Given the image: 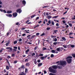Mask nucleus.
<instances>
[{
  "label": "nucleus",
  "mask_w": 75,
  "mask_h": 75,
  "mask_svg": "<svg viewBox=\"0 0 75 75\" xmlns=\"http://www.w3.org/2000/svg\"><path fill=\"white\" fill-rule=\"evenodd\" d=\"M62 39L63 40H64V41H66V40H67V39H66V38H64V37H62Z\"/></svg>",
  "instance_id": "412c9836"
},
{
  "label": "nucleus",
  "mask_w": 75,
  "mask_h": 75,
  "mask_svg": "<svg viewBox=\"0 0 75 75\" xmlns=\"http://www.w3.org/2000/svg\"><path fill=\"white\" fill-rule=\"evenodd\" d=\"M54 40V41H55V42H56V41H57V39L56 38H55Z\"/></svg>",
  "instance_id": "a18cd8bd"
},
{
  "label": "nucleus",
  "mask_w": 75,
  "mask_h": 75,
  "mask_svg": "<svg viewBox=\"0 0 75 75\" xmlns=\"http://www.w3.org/2000/svg\"><path fill=\"white\" fill-rule=\"evenodd\" d=\"M19 75H26V74H25L24 72H22V73L21 74H20Z\"/></svg>",
  "instance_id": "dca6fc26"
},
{
  "label": "nucleus",
  "mask_w": 75,
  "mask_h": 75,
  "mask_svg": "<svg viewBox=\"0 0 75 75\" xmlns=\"http://www.w3.org/2000/svg\"><path fill=\"white\" fill-rule=\"evenodd\" d=\"M6 16H7L8 17H12V15L11 14H6Z\"/></svg>",
  "instance_id": "ddd939ff"
},
{
  "label": "nucleus",
  "mask_w": 75,
  "mask_h": 75,
  "mask_svg": "<svg viewBox=\"0 0 75 75\" xmlns=\"http://www.w3.org/2000/svg\"><path fill=\"white\" fill-rule=\"evenodd\" d=\"M69 58H72V57L71 56H68L66 58V59H68Z\"/></svg>",
  "instance_id": "bb28decb"
},
{
  "label": "nucleus",
  "mask_w": 75,
  "mask_h": 75,
  "mask_svg": "<svg viewBox=\"0 0 75 75\" xmlns=\"http://www.w3.org/2000/svg\"><path fill=\"white\" fill-rule=\"evenodd\" d=\"M13 48H15V49H16V50L17 49V47H14Z\"/></svg>",
  "instance_id": "680f3d73"
},
{
  "label": "nucleus",
  "mask_w": 75,
  "mask_h": 75,
  "mask_svg": "<svg viewBox=\"0 0 75 75\" xmlns=\"http://www.w3.org/2000/svg\"><path fill=\"white\" fill-rule=\"evenodd\" d=\"M25 43L26 44H28V43H29V42H28L27 41H25Z\"/></svg>",
  "instance_id": "79ce46f5"
},
{
  "label": "nucleus",
  "mask_w": 75,
  "mask_h": 75,
  "mask_svg": "<svg viewBox=\"0 0 75 75\" xmlns=\"http://www.w3.org/2000/svg\"><path fill=\"white\" fill-rule=\"evenodd\" d=\"M17 61H15L14 62V64H16V63H17Z\"/></svg>",
  "instance_id": "4d7b16f0"
},
{
  "label": "nucleus",
  "mask_w": 75,
  "mask_h": 75,
  "mask_svg": "<svg viewBox=\"0 0 75 75\" xmlns=\"http://www.w3.org/2000/svg\"><path fill=\"white\" fill-rule=\"evenodd\" d=\"M47 55H46L45 57H40V58H41V60H43V59H44V58H47Z\"/></svg>",
  "instance_id": "0eeeda50"
},
{
  "label": "nucleus",
  "mask_w": 75,
  "mask_h": 75,
  "mask_svg": "<svg viewBox=\"0 0 75 75\" xmlns=\"http://www.w3.org/2000/svg\"><path fill=\"white\" fill-rule=\"evenodd\" d=\"M15 56V54H11V57H14Z\"/></svg>",
  "instance_id": "72a5a7b5"
},
{
  "label": "nucleus",
  "mask_w": 75,
  "mask_h": 75,
  "mask_svg": "<svg viewBox=\"0 0 75 75\" xmlns=\"http://www.w3.org/2000/svg\"><path fill=\"white\" fill-rule=\"evenodd\" d=\"M31 36V35H29L27 36V37L28 39H29V40H31V37L30 36Z\"/></svg>",
  "instance_id": "f8f14e48"
},
{
  "label": "nucleus",
  "mask_w": 75,
  "mask_h": 75,
  "mask_svg": "<svg viewBox=\"0 0 75 75\" xmlns=\"http://www.w3.org/2000/svg\"><path fill=\"white\" fill-rule=\"evenodd\" d=\"M22 41V39H19L18 40V41L19 42H21V41Z\"/></svg>",
  "instance_id": "37998d69"
},
{
  "label": "nucleus",
  "mask_w": 75,
  "mask_h": 75,
  "mask_svg": "<svg viewBox=\"0 0 75 75\" xmlns=\"http://www.w3.org/2000/svg\"><path fill=\"white\" fill-rule=\"evenodd\" d=\"M6 69H7L8 70V69H9V68H10L9 67H8V66H6Z\"/></svg>",
  "instance_id": "c756f323"
},
{
  "label": "nucleus",
  "mask_w": 75,
  "mask_h": 75,
  "mask_svg": "<svg viewBox=\"0 0 75 75\" xmlns=\"http://www.w3.org/2000/svg\"><path fill=\"white\" fill-rule=\"evenodd\" d=\"M17 15H18L17 13L16 12H14L12 14L13 17H14V18L16 17L17 16Z\"/></svg>",
  "instance_id": "423d86ee"
},
{
  "label": "nucleus",
  "mask_w": 75,
  "mask_h": 75,
  "mask_svg": "<svg viewBox=\"0 0 75 75\" xmlns=\"http://www.w3.org/2000/svg\"><path fill=\"white\" fill-rule=\"evenodd\" d=\"M47 30H50V28L47 27Z\"/></svg>",
  "instance_id": "6e6d98bb"
},
{
  "label": "nucleus",
  "mask_w": 75,
  "mask_h": 75,
  "mask_svg": "<svg viewBox=\"0 0 75 75\" xmlns=\"http://www.w3.org/2000/svg\"><path fill=\"white\" fill-rule=\"evenodd\" d=\"M34 62L35 63V64H37V61H36V60H35V61H34Z\"/></svg>",
  "instance_id": "bf43d9fd"
},
{
  "label": "nucleus",
  "mask_w": 75,
  "mask_h": 75,
  "mask_svg": "<svg viewBox=\"0 0 75 75\" xmlns=\"http://www.w3.org/2000/svg\"><path fill=\"white\" fill-rule=\"evenodd\" d=\"M43 35H45V33H43L42 34L40 35V36H43Z\"/></svg>",
  "instance_id": "58836bf2"
},
{
  "label": "nucleus",
  "mask_w": 75,
  "mask_h": 75,
  "mask_svg": "<svg viewBox=\"0 0 75 75\" xmlns=\"http://www.w3.org/2000/svg\"><path fill=\"white\" fill-rule=\"evenodd\" d=\"M54 37H56V36H54L53 35H52L51 36V38H54Z\"/></svg>",
  "instance_id": "603ef678"
},
{
  "label": "nucleus",
  "mask_w": 75,
  "mask_h": 75,
  "mask_svg": "<svg viewBox=\"0 0 75 75\" xmlns=\"http://www.w3.org/2000/svg\"><path fill=\"white\" fill-rule=\"evenodd\" d=\"M50 57H51V58H53V57H54V54H52L51 55Z\"/></svg>",
  "instance_id": "c85d7f7f"
},
{
  "label": "nucleus",
  "mask_w": 75,
  "mask_h": 75,
  "mask_svg": "<svg viewBox=\"0 0 75 75\" xmlns=\"http://www.w3.org/2000/svg\"><path fill=\"white\" fill-rule=\"evenodd\" d=\"M72 57H74V58H75V54L72 55Z\"/></svg>",
  "instance_id": "e2e57ef3"
},
{
  "label": "nucleus",
  "mask_w": 75,
  "mask_h": 75,
  "mask_svg": "<svg viewBox=\"0 0 75 75\" xmlns=\"http://www.w3.org/2000/svg\"><path fill=\"white\" fill-rule=\"evenodd\" d=\"M39 18V17H37L36 18V20H37Z\"/></svg>",
  "instance_id": "338daca9"
},
{
  "label": "nucleus",
  "mask_w": 75,
  "mask_h": 75,
  "mask_svg": "<svg viewBox=\"0 0 75 75\" xmlns=\"http://www.w3.org/2000/svg\"><path fill=\"white\" fill-rule=\"evenodd\" d=\"M69 25L70 27H72V25L71 23H69Z\"/></svg>",
  "instance_id": "ea45409f"
},
{
  "label": "nucleus",
  "mask_w": 75,
  "mask_h": 75,
  "mask_svg": "<svg viewBox=\"0 0 75 75\" xmlns=\"http://www.w3.org/2000/svg\"><path fill=\"white\" fill-rule=\"evenodd\" d=\"M56 26H59V24L58 23H57L56 24Z\"/></svg>",
  "instance_id": "052dcab7"
},
{
  "label": "nucleus",
  "mask_w": 75,
  "mask_h": 75,
  "mask_svg": "<svg viewBox=\"0 0 75 75\" xmlns=\"http://www.w3.org/2000/svg\"><path fill=\"white\" fill-rule=\"evenodd\" d=\"M47 18H48V19H50V18H51L52 17L51 16L49 15L47 16Z\"/></svg>",
  "instance_id": "b1692460"
},
{
  "label": "nucleus",
  "mask_w": 75,
  "mask_h": 75,
  "mask_svg": "<svg viewBox=\"0 0 75 75\" xmlns=\"http://www.w3.org/2000/svg\"><path fill=\"white\" fill-rule=\"evenodd\" d=\"M16 12L18 13L19 14H20V13L22 12V10H21V9L20 8H19L16 10Z\"/></svg>",
  "instance_id": "39448f33"
},
{
  "label": "nucleus",
  "mask_w": 75,
  "mask_h": 75,
  "mask_svg": "<svg viewBox=\"0 0 75 75\" xmlns=\"http://www.w3.org/2000/svg\"><path fill=\"white\" fill-rule=\"evenodd\" d=\"M49 70L50 72H52V73H53V74H55V73H56V72H57V70H54L51 67L49 68Z\"/></svg>",
  "instance_id": "f03ea898"
},
{
  "label": "nucleus",
  "mask_w": 75,
  "mask_h": 75,
  "mask_svg": "<svg viewBox=\"0 0 75 75\" xmlns=\"http://www.w3.org/2000/svg\"><path fill=\"white\" fill-rule=\"evenodd\" d=\"M12 13V11H8L6 12V13H7V14H10V13Z\"/></svg>",
  "instance_id": "2eb2a0df"
},
{
  "label": "nucleus",
  "mask_w": 75,
  "mask_h": 75,
  "mask_svg": "<svg viewBox=\"0 0 75 75\" xmlns=\"http://www.w3.org/2000/svg\"><path fill=\"white\" fill-rule=\"evenodd\" d=\"M35 37V35H33L31 37L30 40H32V39H33V38H34Z\"/></svg>",
  "instance_id": "4be33fe9"
},
{
  "label": "nucleus",
  "mask_w": 75,
  "mask_h": 75,
  "mask_svg": "<svg viewBox=\"0 0 75 75\" xmlns=\"http://www.w3.org/2000/svg\"><path fill=\"white\" fill-rule=\"evenodd\" d=\"M74 17L73 18H72V20H75V16H74Z\"/></svg>",
  "instance_id": "3c124183"
},
{
  "label": "nucleus",
  "mask_w": 75,
  "mask_h": 75,
  "mask_svg": "<svg viewBox=\"0 0 75 75\" xmlns=\"http://www.w3.org/2000/svg\"><path fill=\"white\" fill-rule=\"evenodd\" d=\"M28 58H27V59H26L25 60V62H28Z\"/></svg>",
  "instance_id": "f704fd0d"
},
{
  "label": "nucleus",
  "mask_w": 75,
  "mask_h": 75,
  "mask_svg": "<svg viewBox=\"0 0 75 75\" xmlns=\"http://www.w3.org/2000/svg\"><path fill=\"white\" fill-rule=\"evenodd\" d=\"M56 64H57V66H58V65H59V66H61V64H60V61H58V62H56Z\"/></svg>",
  "instance_id": "4468645a"
},
{
  "label": "nucleus",
  "mask_w": 75,
  "mask_h": 75,
  "mask_svg": "<svg viewBox=\"0 0 75 75\" xmlns=\"http://www.w3.org/2000/svg\"><path fill=\"white\" fill-rule=\"evenodd\" d=\"M50 7V6H43L42 7V8H46L47 7Z\"/></svg>",
  "instance_id": "a878e982"
},
{
  "label": "nucleus",
  "mask_w": 75,
  "mask_h": 75,
  "mask_svg": "<svg viewBox=\"0 0 75 75\" xmlns=\"http://www.w3.org/2000/svg\"><path fill=\"white\" fill-rule=\"evenodd\" d=\"M43 49V51H44V50H47V48H44V47H43L42 48Z\"/></svg>",
  "instance_id": "a19ab883"
},
{
  "label": "nucleus",
  "mask_w": 75,
  "mask_h": 75,
  "mask_svg": "<svg viewBox=\"0 0 75 75\" xmlns=\"http://www.w3.org/2000/svg\"><path fill=\"white\" fill-rule=\"evenodd\" d=\"M71 47H72V48H74L75 47V45H71Z\"/></svg>",
  "instance_id": "c9c22d12"
},
{
  "label": "nucleus",
  "mask_w": 75,
  "mask_h": 75,
  "mask_svg": "<svg viewBox=\"0 0 75 75\" xmlns=\"http://www.w3.org/2000/svg\"><path fill=\"white\" fill-rule=\"evenodd\" d=\"M17 41H14V44H17Z\"/></svg>",
  "instance_id": "e433bc0d"
},
{
  "label": "nucleus",
  "mask_w": 75,
  "mask_h": 75,
  "mask_svg": "<svg viewBox=\"0 0 75 75\" xmlns=\"http://www.w3.org/2000/svg\"><path fill=\"white\" fill-rule=\"evenodd\" d=\"M36 35H40V33H37L36 34Z\"/></svg>",
  "instance_id": "13d9d810"
},
{
  "label": "nucleus",
  "mask_w": 75,
  "mask_h": 75,
  "mask_svg": "<svg viewBox=\"0 0 75 75\" xmlns=\"http://www.w3.org/2000/svg\"><path fill=\"white\" fill-rule=\"evenodd\" d=\"M39 26V25H36L35 27H34L35 28H37V27H38Z\"/></svg>",
  "instance_id": "8fccbe9b"
},
{
  "label": "nucleus",
  "mask_w": 75,
  "mask_h": 75,
  "mask_svg": "<svg viewBox=\"0 0 75 75\" xmlns=\"http://www.w3.org/2000/svg\"><path fill=\"white\" fill-rule=\"evenodd\" d=\"M7 58H11V57L10 56H8L7 57Z\"/></svg>",
  "instance_id": "864d4df0"
},
{
  "label": "nucleus",
  "mask_w": 75,
  "mask_h": 75,
  "mask_svg": "<svg viewBox=\"0 0 75 75\" xmlns=\"http://www.w3.org/2000/svg\"><path fill=\"white\" fill-rule=\"evenodd\" d=\"M9 44H10V42H8L6 43V45L7 47L9 45Z\"/></svg>",
  "instance_id": "393cba45"
},
{
  "label": "nucleus",
  "mask_w": 75,
  "mask_h": 75,
  "mask_svg": "<svg viewBox=\"0 0 75 75\" xmlns=\"http://www.w3.org/2000/svg\"><path fill=\"white\" fill-rule=\"evenodd\" d=\"M42 65V63H39L38 65V67H41Z\"/></svg>",
  "instance_id": "f3484780"
},
{
  "label": "nucleus",
  "mask_w": 75,
  "mask_h": 75,
  "mask_svg": "<svg viewBox=\"0 0 75 75\" xmlns=\"http://www.w3.org/2000/svg\"><path fill=\"white\" fill-rule=\"evenodd\" d=\"M51 23H52V25H54V22L53 21H52L51 22Z\"/></svg>",
  "instance_id": "2f4dec72"
},
{
  "label": "nucleus",
  "mask_w": 75,
  "mask_h": 75,
  "mask_svg": "<svg viewBox=\"0 0 75 75\" xmlns=\"http://www.w3.org/2000/svg\"><path fill=\"white\" fill-rule=\"evenodd\" d=\"M27 71H28V69H27L25 68V73H27Z\"/></svg>",
  "instance_id": "473e14b6"
},
{
  "label": "nucleus",
  "mask_w": 75,
  "mask_h": 75,
  "mask_svg": "<svg viewBox=\"0 0 75 75\" xmlns=\"http://www.w3.org/2000/svg\"><path fill=\"white\" fill-rule=\"evenodd\" d=\"M48 23H49V24H51V21H48Z\"/></svg>",
  "instance_id": "774afa93"
},
{
  "label": "nucleus",
  "mask_w": 75,
  "mask_h": 75,
  "mask_svg": "<svg viewBox=\"0 0 75 75\" xmlns=\"http://www.w3.org/2000/svg\"><path fill=\"white\" fill-rule=\"evenodd\" d=\"M55 50H52V53H55Z\"/></svg>",
  "instance_id": "7c9ffc66"
},
{
  "label": "nucleus",
  "mask_w": 75,
  "mask_h": 75,
  "mask_svg": "<svg viewBox=\"0 0 75 75\" xmlns=\"http://www.w3.org/2000/svg\"><path fill=\"white\" fill-rule=\"evenodd\" d=\"M22 4H23V6H25V4H26V2L25 0H23L22 1Z\"/></svg>",
  "instance_id": "6e6552de"
},
{
  "label": "nucleus",
  "mask_w": 75,
  "mask_h": 75,
  "mask_svg": "<svg viewBox=\"0 0 75 75\" xmlns=\"http://www.w3.org/2000/svg\"><path fill=\"white\" fill-rule=\"evenodd\" d=\"M35 55V53H33L32 54V56H33L34 55Z\"/></svg>",
  "instance_id": "49530a36"
},
{
  "label": "nucleus",
  "mask_w": 75,
  "mask_h": 75,
  "mask_svg": "<svg viewBox=\"0 0 75 75\" xmlns=\"http://www.w3.org/2000/svg\"><path fill=\"white\" fill-rule=\"evenodd\" d=\"M59 65H60V66H62L64 67V65H67V62L66 61H60V63Z\"/></svg>",
  "instance_id": "7ed1b4c3"
},
{
  "label": "nucleus",
  "mask_w": 75,
  "mask_h": 75,
  "mask_svg": "<svg viewBox=\"0 0 75 75\" xmlns=\"http://www.w3.org/2000/svg\"><path fill=\"white\" fill-rule=\"evenodd\" d=\"M63 47H64V48H67V46L65 45H63Z\"/></svg>",
  "instance_id": "69168bd1"
},
{
  "label": "nucleus",
  "mask_w": 75,
  "mask_h": 75,
  "mask_svg": "<svg viewBox=\"0 0 75 75\" xmlns=\"http://www.w3.org/2000/svg\"><path fill=\"white\" fill-rule=\"evenodd\" d=\"M60 49H61V48L60 47H59L58 48H57V51H59V52H60Z\"/></svg>",
  "instance_id": "aec40b11"
},
{
  "label": "nucleus",
  "mask_w": 75,
  "mask_h": 75,
  "mask_svg": "<svg viewBox=\"0 0 75 75\" xmlns=\"http://www.w3.org/2000/svg\"><path fill=\"white\" fill-rule=\"evenodd\" d=\"M53 44L54 45H57V42H54L53 43Z\"/></svg>",
  "instance_id": "09e8293b"
},
{
  "label": "nucleus",
  "mask_w": 75,
  "mask_h": 75,
  "mask_svg": "<svg viewBox=\"0 0 75 75\" xmlns=\"http://www.w3.org/2000/svg\"><path fill=\"white\" fill-rule=\"evenodd\" d=\"M25 27H23L21 29V30H25Z\"/></svg>",
  "instance_id": "c03bdc74"
},
{
  "label": "nucleus",
  "mask_w": 75,
  "mask_h": 75,
  "mask_svg": "<svg viewBox=\"0 0 75 75\" xmlns=\"http://www.w3.org/2000/svg\"><path fill=\"white\" fill-rule=\"evenodd\" d=\"M0 11L1 12H3V13H6V11L4 10H3L2 9H0Z\"/></svg>",
  "instance_id": "1a4fd4ad"
},
{
  "label": "nucleus",
  "mask_w": 75,
  "mask_h": 75,
  "mask_svg": "<svg viewBox=\"0 0 75 75\" xmlns=\"http://www.w3.org/2000/svg\"><path fill=\"white\" fill-rule=\"evenodd\" d=\"M74 34V33H69V35H73Z\"/></svg>",
  "instance_id": "4c0bfd02"
},
{
  "label": "nucleus",
  "mask_w": 75,
  "mask_h": 75,
  "mask_svg": "<svg viewBox=\"0 0 75 75\" xmlns=\"http://www.w3.org/2000/svg\"><path fill=\"white\" fill-rule=\"evenodd\" d=\"M66 61H67L68 64H71V62H72V59H67L66 60Z\"/></svg>",
  "instance_id": "20e7f679"
},
{
  "label": "nucleus",
  "mask_w": 75,
  "mask_h": 75,
  "mask_svg": "<svg viewBox=\"0 0 75 75\" xmlns=\"http://www.w3.org/2000/svg\"><path fill=\"white\" fill-rule=\"evenodd\" d=\"M52 68L53 69H56L58 68V69H62V66H57L56 65H53L52 66Z\"/></svg>",
  "instance_id": "f257e3e1"
},
{
  "label": "nucleus",
  "mask_w": 75,
  "mask_h": 75,
  "mask_svg": "<svg viewBox=\"0 0 75 75\" xmlns=\"http://www.w3.org/2000/svg\"><path fill=\"white\" fill-rule=\"evenodd\" d=\"M6 49H10V50L11 51H12V50H13V49H12V48L9 47H7L6 48Z\"/></svg>",
  "instance_id": "9b49d317"
},
{
  "label": "nucleus",
  "mask_w": 75,
  "mask_h": 75,
  "mask_svg": "<svg viewBox=\"0 0 75 75\" xmlns=\"http://www.w3.org/2000/svg\"><path fill=\"white\" fill-rule=\"evenodd\" d=\"M57 17H58V16H54L53 17V18H56Z\"/></svg>",
  "instance_id": "cd10ccee"
},
{
  "label": "nucleus",
  "mask_w": 75,
  "mask_h": 75,
  "mask_svg": "<svg viewBox=\"0 0 75 75\" xmlns=\"http://www.w3.org/2000/svg\"><path fill=\"white\" fill-rule=\"evenodd\" d=\"M21 68H22L23 69H24L25 68V67L24 65H22L21 66V67H20L18 69H21Z\"/></svg>",
  "instance_id": "9d476101"
},
{
  "label": "nucleus",
  "mask_w": 75,
  "mask_h": 75,
  "mask_svg": "<svg viewBox=\"0 0 75 75\" xmlns=\"http://www.w3.org/2000/svg\"><path fill=\"white\" fill-rule=\"evenodd\" d=\"M35 16H36V14H35L34 15L32 16H31V18H33V17H35Z\"/></svg>",
  "instance_id": "6ab92c4d"
},
{
  "label": "nucleus",
  "mask_w": 75,
  "mask_h": 75,
  "mask_svg": "<svg viewBox=\"0 0 75 75\" xmlns=\"http://www.w3.org/2000/svg\"><path fill=\"white\" fill-rule=\"evenodd\" d=\"M29 21H30V20H28V21H27L26 22V23H28V22H29Z\"/></svg>",
  "instance_id": "0e129e2a"
},
{
  "label": "nucleus",
  "mask_w": 75,
  "mask_h": 75,
  "mask_svg": "<svg viewBox=\"0 0 75 75\" xmlns=\"http://www.w3.org/2000/svg\"><path fill=\"white\" fill-rule=\"evenodd\" d=\"M16 7H20V5H19L18 4H17L16 5Z\"/></svg>",
  "instance_id": "5fc2aeb1"
},
{
  "label": "nucleus",
  "mask_w": 75,
  "mask_h": 75,
  "mask_svg": "<svg viewBox=\"0 0 75 75\" xmlns=\"http://www.w3.org/2000/svg\"><path fill=\"white\" fill-rule=\"evenodd\" d=\"M58 31V30H55L54 31V33H55V34H56V33Z\"/></svg>",
  "instance_id": "de8ad7c7"
},
{
  "label": "nucleus",
  "mask_w": 75,
  "mask_h": 75,
  "mask_svg": "<svg viewBox=\"0 0 75 75\" xmlns=\"http://www.w3.org/2000/svg\"><path fill=\"white\" fill-rule=\"evenodd\" d=\"M30 65V64L29 63H28L26 64V67H29Z\"/></svg>",
  "instance_id": "a211bd4d"
},
{
  "label": "nucleus",
  "mask_w": 75,
  "mask_h": 75,
  "mask_svg": "<svg viewBox=\"0 0 75 75\" xmlns=\"http://www.w3.org/2000/svg\"><path fill=\"white\" fill-rule=\"evenodd\" d=\"M30 51V50L29 49H28L26 51V54H28V52Z\"/></svg>",
  "instance_id": "5701e85b"
}]
</instances>
